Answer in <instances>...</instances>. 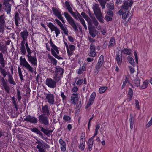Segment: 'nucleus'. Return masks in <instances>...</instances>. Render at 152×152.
<instances>
[{"label": "nucleus", "instance_id": "obj_1", "mask_svg": "<svg viewBox=\"0 0 152 152\" xmlns=\"http://www.w3.org/2000/svg\"><path fill=\"white\" fill-rule=\"evenodd\" d=\"M133 4L132 0H124L123 1L121 8L118 12L120 15H122V18L123 20H125L128 17L129 14V8L131 7Z\"/></svg>", "mask_w": 152, "mask_h": 152}, {"label": "nucleus", "instance_id": "obj_2", "mask_svg": "<svg viewBox=\"0 0 152 152\" xmlns=\"http://www.w3.org/2000/svg\"><path fill=\"white\" fill-rule=\"evenodd\" d=\"M40 130H39L37 128L35 127H33L30 129L33 132L36 134L42 139H44L43 133L47 137H49L52 134L53 130H49L48 128L47 127L46 129L42 126H39Z\"/></svg>", "mask_w": 152, "mask_h": 152}, {"label": "nucleus", "instance_id": "obj_3", "mask_svg": "<svg viewBox=\"0 0 152 152\" xmlns=\"http://www.w3.org/2000/svg\"><path fill=\"white\" fill-rule=\"evenodd\" d=\"M47 69H48V68ZM48 69L51 71L52 72H55L53 79L56 83L61 80V77H62L64 71L63 68L61 67H52V68L50 67V69Z\"/></svg>", "mask_w": 152, "mask_h": 152}, {"label": "nucleus", "instance_id": "obj_4", "mask_svg": "<svg viewBox=\"0 0 152 152\" xmlns=\"http://www.w3.org/2000/svg\"><path fill=\"white\" fill-rule=\"evenodd\" d=\"M92 9L94 13L98 20L102 23H104L103 17L99 4H95L93 5Z\"/></svg>", "mask_w": 152, "mask_h": 152}, {"label": "nucleus", "instance_id": "obj_5", "mask_svg": "<svg viewBox=\"0 0 152 152\" xmlns=\"http://www.w3.org/2000/svg\"><path fill=\"white\" fill-rule=\"evenodd\" d=\"M64 15L67 22L74 28V31L75 32H77L78 29L75 23V21L72 17L66 12H64Z\"/></svg>", "mask_w": 152, "mask_h": 152}, {"label": "nucleus", "instance_id": "obj_6", "mask_svg": "<svg viewBox=\"0 0 152 152\" xmlns=\"http://www.w3.org/2000/svg\"><path fill=\"white\" fill-rule=\"evenodd\" d=\"M50 45L52 48L51 50L52 55L58 60L62 59V58L61 57L58 55V54L59 53V50L57 47L53 44L51 40L50 41Z\"/></svg>", "mask_w": 152, "mask_h": 152}, {"label": "nucleus", "instance_id": "obj_7", "mask_svg": "<svg viewBox=\"0 0 152 152\" xmlns=\"http://www.w3.org/2000/svg\"><path fill=\"white\" fill-rule=\"evenodd\" d=\"M52 10L54 15L57 17L63 23H64L65 21L62 15L61 10L59 8H56V7H53L52 8Z\"/></svg>", "mask_w": 152, "mask_h": 152}, {"label": "nucleus", "instance_id": "obj_8", "mask_svg": "<svg viewBox=\"0 0 152 152\" xmlns=\"http://www.w3.org/2000/svg\"><path fill=\"white\" fill-rule=\"evenodd\" d=\"M48 26L50 29L51 32L54 31L56 37L58 36L60 34V30L57 27L55 26L52 23L49 22L47 24Z\"/></svg>", "mask_w": 152, "mask_h": 152}, {"label": "nucleus", "instance_id": "obj_9", "mask_svg": "<svg viewBox=\"0 0 152 152\" xmlns=\"http://www.w3.org/2000/svg\"><path fill=\"white\" fill-rule=\"evenodd\" d=\"M65 4L66 7V9L68 10V12L70 13L71 15L75 18L77 20V16H79V14H80L77 10H76L77 12V15H76L75 13L73 11L71 7L69 2L67 1H66L65 2Z\"/></svg>", "mask_w": 152, "mask_h": 152}, {"label": "nucleus", "instance_id": "obj_10", "mask_svg": "<svg viewBox=\"0 0 152 152\" xmlns=\"http://www.w3.org/2000/svg\"><path fill=\"white\" fill-rule=\"evenodd\" d=\"M46 115H41L38 116L39 122L41 124H44L46 126L49 125V119Z\"/></svg>", "mask_w": 152, "mask_h": 152}, {"label": "nucleus", "instance_id": "obj_11", "mask_svg": "<svg viewBox=\"0 0 152 152\" xmlns=\"http://www.w3.org/2000/svg\"><path fill=\"white\" fill-rule=\"evenodd\" d=\"M10 0H4L3 5L5 7L4 10L7 14H10L11 10V5L10 4Z\"/></svg>", "mask_w": 152, "mask_h": 152}, {"label": "nucleus", "instance_id": "obj_12", "mask_svg": "<svg viewBox=\"0 0 152 152\" xmlns=\"http://www.w3.org/2000/svg\"><path fill=\"white\" fill-rule=\"evenodd\" d=\"M24 121L34 124H37L38 122V120L37 118L34 116L29 115H28L24 118V120L23 121Z\"/></svg>", "mask_w": 152, "mask_h": 152}, {"label": "nucleus", "instance_id": "obj_13", "mask_svg": "<svg viewBox=\"0 0 152 152\" xmlns=\"http://www.w3.org/2000/svg\"><path fill=\"white\" fill-rule=\"evenodd\" d=\"M45 84L48 87L54 88L56 86V82L51 78H47L46 80Z\"/></svg>", "mask_w": 152, "mask_h": 152}, {"label": "nucleus", "instance_id": "obj_14", "mask_svg": "<svg viewBox=\"0 0 152 152\" xmlns=\"http://www.w3.org/2000/svg\"><path fill=\"white\" fill-rule=\"evenodd\" d=\"M57 24L59 26L60 28L63 31L66 35H68V31L66 27H64L62 23L58 19L56 18L55 20Z\"/></svg>", "mask_w": 152, "mask_h": 152}, {"label": "nucleus", "instance_id": "obj_15", "mask_svg": "<svg viewBox=\"0 0 152 152\" xmlns=\"http://www.w3.org/2000/svg\"><path fill=\"white\" fill-rule=\"evenodd\" d=\"M89 50V52L88 54V55L91 57H95L96 55V53L95 51V46L93 43H91V44Z\"/></svg>", "mask_w": 152, "mask_h": 152}, {"label": "nucleus", "instance_id": "obj_16", "mask_svg": "<svg viewBox=\"0 0 152 152\" xmlns=\"http://www.w3.org/2000/svg\"><path fill=\"white\" fill-rule=\"evenodd\" d=\"M28 58V61L32 64L33 66H37V61L36 56H32L31 55H26Z\"/></svg>", "mask_w": 152, "mask_h": 152}, {"label": "nucleus", "instance_id": "obj_17", "mask_svg": "<svg viewBox=\"0 0 152 152\" xmlns=\"http://www.w3.org/2000/svg\"><path fill=\"white\" fill-rule=\"evenodd\" d=\"M45 95H46L45 96L46 99L47 100L48 102L51 104H54V95L51 94H46L44 93Z\"/></svg>", "mask_w": 152, "mask_h": 152}, {"label": "nucleus", "instance_id": "obj_18", "mask_svg": "<svg viewBox=\"0 0 152 152\" xmlns=\"http://www.w3.org/2000/svg\"><path fill=\"white\" fill-rule=\"evenodd\" d=\"M96 97V93L95 92H93L90 96V98L88 101V103L85 107L86 109L88 108L93 103L94 100Z\"/></svg>", "mask_w": 152, "mask_h": 152}, {"label": "nucleus", "instance_id": "obj_19", "mask_svg": "<svg viewBox=\"0 0 152 152\" xmlns=\"http://www.w3.org/2000/svg\"><path fill=\"white\" fill-rule=\"evenodd\" d=\"M85 137V133H82L81 139L80 140V145L79 146V148L82 151L84 150L85 148V139H83V138L82 137Z\"/></svg>", "mask_w": 152, "mask_h": 152}, {"label": "nucleus", "instance_id": "obj_20", "mask_svg": "<svg viewBox=\"0 0 152 152\" xmlns=\"http://www.w3.org/2000/svg\"><path fill=\"white\" fill-rule=\"evenodd\" d=\"M89 32L90 35L93 38H94L96 36V31L94 27L92 24L88 25Z\"/></svg>", "mask_w": 152, "mask_h": 152}, {"label": "nucleus", "instance_id": "obj_21", "mask_svg": "<svg viewBox=\"0 0 152 152\" xmlns=\"http://www.w3.org/2000/svg\"><path fill=\"white\" fill-rule=\"evenodd\" d=\"M120 50L116 52L115 60L118 65H120L122 62V54H120Z\"/></svg>", "mask_w": 152, "mask_h": 152}, {"label": "nucleus", "instance_id": "obj_22", "mask_svg": "<svg viewBox=\"0 0 152 152\" xmlns=\"http://www.w3.org/2000/svg\"><path fill=\"white\" fill-rule=\"evenodd\" d=\"M5 22L3 15L0 16V33L3 32L4 30Z\"/></svg>", "mask_w": 152, "mask_h": 152}, {"label": "nucleus", "instance_id": "obj_23", "mask_svg": "<svg viewBox=\"0 0 152 152\" xmlns=\"http://www.w3.org/2000/svg\"><path fill=\"white\" fill-rule=\"evenodd\" d=\"M48 106L47 104H46L44 106H42V115H46L48 117H49L50 115V110L48 109Z\"/></svg>", "mask_w": 152, "mask_h": 152}, {"label": "nucleus", "instance_id": "obj_24", "mask_svg": "<svg viewBox=\"0 0 152 152\" xmlns=\"http://www.w3.org/2000/svg\"><path fill=\"white\" fill-rule=\"evenodd\" d=\"M21 56L20 58V65L23 66H31L25 58Z\"/></svg>", "mask_w": 152, "mask_h": 152}, {"label": "nucleus", "instance_id": "obj_25", "mask_svg": "<svg viewBox=\"0 0 152 152\" xmlns=\"http://www.w3.org/2000/svg\"><path fill=\"white\" fill-rule=\"evenodd\" d=\"M29 33L27 29H25L24 31H21L20 33V36L22 39L27 40Z\"/></svg>", "mask_w": 152, "mask_h": 152}, {"label": "nucleus", "instance_id": "obj_26", "mask_svg": "<svg viewBox=\"0 0 152 152\" xmlns=\"http://www.w3.org/2000/svg\"><path fill=\"white\" fill-rule=\"evenodd\" d=\"M15 23V25L19 26V24H20V18L19 17V15L18 12H16L14 17Z\"/></svg>", "mask_w": 152, "mask_h": 152}, {"label": "nucleus", "instance_id": "obj_27", "mask_svg": "<svg viewBox=\"0 0 152 152\" xmlns=\"http://www.w3.org/2000/svg\"><path fill=\"white\" fill-rule=\"evenodd\" d=\"M81 14L83 17L87 22L88 24V25L92 24V20L91 19L87 14L84 12H82Z\"/></svg>", "mask_w": 152, "mask_h": 152}, {"label": "nucleus", "instance_id": "obj_28", "mask_svg": "<svg viewBox=\"0 0 152 152\" xmlns=\"http://www.w3.org/2000/svg\"><path fill=\"white\" fill-rule=\"evenodd\" d=\"M133 94L134 93L132 89L131 88H129V89L127 94V100L128 101H130L132 100Z\"/></svg>", "mask_w": 152, "mask_h": 152}, {"label": "nucleus", "instance_id": "obj_29", "mask_svg": "<svg viewBox=\"0 0 152 152\" xmlns=\"http://www.w3.org/2000/svg\"><path fill=\"white\" fill-rule=\"evenodd\" d=\"M59 143L61 145V149L63 152H65L66 149L65 142L63 141L61 138L59 140Z\"/></svg>", "mask_w": 152, "mask_h": 152}, {"label": "nucleus", "instance_id": "obj_30", "mask_svg": "<svg viewBox=\"0 0 152 152\" xmlns=\"http://www.w3.org/2000/svg\"><path fill=\"white\" fill-rule=\"evenodd\" d=\"M116 44L115 39L114 37H111L109 41L108 48H110L114 47Z\"/></svg>", "mask_w": 152, "mask_h": 152}, {"label": "nucleus", "instance_id": "obj_31", "mask_svg": "<svg viewBox=\"0 0 152 152\" xmlns=\"http://www.w3.org/2000/svg\"><path fill=\"white\" fill-rule=\"evenodd\" d=\"M132 52V50L130 48H124L122 51V53L129 55H131Z\"/></svg>", "mask_w": 152, "mask_h": 152}, {"label": "nucleus", "instance_id": "obj_32", "mask_svg": "<svg viewBox=\"0 0 152 152\" xmlns=\"http://www.w3.org/2000/svg\"><path fill=\"white\" fill-rule=\"evenodd\" d=\"M104 60V57L103 55H101L99 58L98 64V66H102Z\"/></svg>", "mask_w": 152, "mask_h": 152}, {"label": "nucleus", "instance_id": "obj_33", "mask_svg": "<svg viewBox=\"0 0 152 152\" xmlns=\"http://www.w3.org/2000/svg\"><path fill=\"white\" fill-rule=\"evenodd\" d=\"M130 117L129 121H130V128L131 129H132L133 127L134 118L133 115L131 114H130Z\"/></svg>", "mask_w": 152, "mask_h": 152}, {"label": "nucleus", "instance_id": "obj_34", "mask_svg": "<svg viewBox=\"0 0 152 152\" xmlns=\"http://www.w3.org/2000/svg\"><path fill=\"white\" fill-rule=\"evenodd\" d=\"M141 80L139 79L137 75L136 76L135 79L134 81V86L137 87H139L140 86V81Z\"/></svg>", "mask_w": 152, "mask_h": 152}, {"label": "nucleus", "instance_id": "obj_35", "mask_svg": "<svg viewBox=\"0 0 152 152\" xmlns=\"http://www.w3.org/2000/svg\"><path fill=\"white\" fill-rule=\"evenodd\" d=\"M0 64L1 66H5V60L2 53H0Z\"/></svg>", "mask_w": 152, "mask_h": 152}, {"label": "nucleus", "instance_id": "obj_36", "mask_svg": "<svg viewBox=\"0 0 152 152\" xmlns=\"http://www.w3.org/2000/svg\"><path fill=\"white\" fill-rule=\"evenodd\" d=\"M127 60L133 66H135L136 64H137L136 63V61L134 62V59L131 56H128L127 57Z\"/></svg>", "mask_w": 152, "mask_h": 152}, {"label": "nucleus", "instance_id": "obj_37", "mask_svg": "<svg viewBox=\"0 0 152 152\" xmlns=\"http://www.w3.org/2000/svg\"><path fill=\"white\" fill-rule=\"evenodd\" d=\"M47 57L48 59L51 61L53 64H56L57 61L53 57L51 56L50 54H48Z\"/></svg>", "mask_w": 152, "mask_h": 152}, {"label": "nucleus", "instance_id": "obj_38", "mask_svg": "<svg viewBox=\"0 0 152 152\" xmlns=\"http://www.w3.org/2000/svg\"><path fill=\"white\" fill-rule=\"evenodd\" d=\"M148 81L146 80L145 81L143 82V84L141 86H140V89H143L146 88L148 85Z\"/></svg>", "mask_w": 152, "mask_h": 152}, {"label": "nucleus", "instance_id": "obj_39", "mask_svg": "<svg viewBox=\"0 0 152 152\" xmlns=\"http://www.w3.org/2000/svg\"><path fill=\"white\" fill-rule=\"evenodd\" d=\"M103 10L104 9L107 1L104 0H98Z\"/></svg>", "mask_w": 152, "mask_h": 152}, {"label": "nucleus", "instance_id": "obj_40", "mask_svg": "<svg viewBox=\"0 0 152 152\" xmlns=\"http://www.w3.org/2000/svg\"><path fill=\"white\" fill-rule=\"evenodd\" d=\"M90 17L92 19V20H91L92 24V23H93L94 25L96 27H97L99 24V23L98 22L97 20L94 17L93 18L91 16H90Z\"/></svg>", "mask_w": 152, "mask_h": 152}, {"label": "nucleus", "instance_id": "obj_41", "mask_svg": "<svg viewBox=\"0 0 152 152\" xmlns=\"http://www.w3.org/2000/svg\"><path fill=\"white\" fill-rule=\"evenodd\" d=\"M64 91H61V92L60 96L62 98V100L64 103L65 101H66L67 99V97L66 95L64 94Z\"/></svg>", "mask_w": 152, "mask_h": 152}, {"label": "nucleus", "instance_id": "obj_42", "mask_svg": "<svg viewBox=\"0 0 152 152\" xmlns=\"http://www.w3.org/2000/svg\"><path fill=\"white\" fill-rule=\"evenodd\" d=\"M106 6L109 10H113L114 9V4L113 3H107Z\"/></svg>", "mask_w": 152, "mask_h": 152}, {"label": "nucleus", "instance_id": "obj_43", "mask_svg": "<svg viewBox=\"0 0 152 152\" xmlns=\"http://www.w3.org/2000/svg\"><path fill=\"white\" fill-rule=\"evenodd\" d=\"M0 72L3 75L4 77H5L7 74L6 70L3 69L2 67H0Z\"/></svg>", "mask_w": 152, "mask_h": 152}, {"label": "nucleus", "instance_id": "obj_44", "mask_svg": "<svg viewBox=\"0 0 152 152\" xmlns=\"http://www.w3.org/2000/svg\"><path fill=\"white\" fill-rule=\"evenodd\" d=\"M12 100L13 101V104L15 107V108L16 109V111H18V104L16 103V101L15 100V98L14 96L12 97Z\"/></svg>", "mask_w": 152, "mask_h": 152}, {"label": "nucleus", "instance_id": "obj_45", "mask_svg": "<svg viewBox=\"0 0 152 152\" xmlns=\"http://www.w3.org/2000/svg\"><path fill=\"white\" fill-rule=\"evenodd\" d=\"M20 52L23 55H25L26 54V48L25 46H20Z\"/></svg>", "mask_w": 152, "mask_h": 152}, {"label": "nucleus", "instance_id": "obj_46", "mask_svg": "<svg viewBox=\"0 0 152 152\" xmlns=\"http://www.w3.org/2000/svg\"><path fill=\"white\" fill-rule=\"evenodd\" d=\"M107 89V87L106 86L101 87L99 89V92L100 94H102L104 93Z\"/></svg>", "mask_w": 152, "mask_h": 152}, {"label": "nucleus", "instance_id": "obj_47", "mask_svg": "<svg viewBox=\"0 0 152 152\" xmlns=\"http://www.w3.org/2000/svg\"><path fill=\"white\" fill-rule=\"evenodd\" d=\"M93 144V142L88 140L87 144L88 145V149L89 151H91L92 150Z\"/></svg>", "mask_w": 152, "mask_h": 152}, {"label": "nucleus", "instance_id": "obj_48", "mask_svg": "<svg viewBox=\"0 0 152 152\" xmlns=\"http://www.w3.org/2000/svg\"><path fill=\"white\" fill-rule=\"evenodd\" d=\"M18 72L21 81L23 80V77L22 73V71L20 67H18Z\"/></svg>", "mask_w": 152, "mask_h": 152}, {"label": "nucleus", "instance_id": "obj_49", "mask_svg": "<svg viewBox=\"0 0 152 152\" xmlns=\"http://www.w3.org/2000/svg\"><path fill=\"white\" fill-rule=\"evenodd\" d=\"M8 81L10 84H12L13 85H16L15 82L14 81L13 79L12 76H10L8 78Z\"/></svg>", "mask_w": 152, "mask_h": 152}, {"label": "nucleus", "instance_id": "obj_50", "mask_svg": "<svg viewBox=\"0 0 152 152\" xmlns=\"http://www.w3.org/2000/svg\"><path fill=\"white\" fill-rule=\"evenodd\" d=\"M71 100L72 102V103L73 104L75 105L76 104V103L77 102L78 100V97H77V98H76L75 97H74L73 96H71Z\"/></svg>", "mask_w": 152, "mask_h": 152}, {"label": "nucleus", "instance_id": "obj_51", "mask_svg": "<svg viewBox=\"0 0 152 152\" xmlns=\"http://www.w3.org/2000/svg\"><path fill=\"white\" fill-rule=\"evenodd\" d=\"M17 96L18 101H20L21 100L22 97L21 96V94L20 92V91L18 89H17Z\"/></svg>", "mask_w": 152, "mask_h": 152}, {"label": "nucleus", "instance_id": "obj_52", "mask_svg": "<svg viewBox=\"0 0 152 152\" xmlns=\"http://www.w3.org/2000/svg\"><path fill=\"white\" fill-rule=\"evenodd\" d=\"M4 87V88L5 89L6 92L8 93H9V91H10V88L9 86L7 84L3 86Z\"/></svg>", "mask_w": 152, "mask_h": 152}, {"label": "nucleus", "instance_id": "obj_53", "mask_svg": "<svg viewBox=\"0 0 152 152\" xmlns=\"http://www.w3.org/2000/svg\"><path fill=\"white\" fill-rule=\"evenodd\" d=\"M128 80V78L126 77L125 78V79L123 82V85H122V87H121L122 89H123L124 88L125 86L126 85Z\"/></svg>", "mask_w": 152, "mask_h": 152}, {"label": "nucleus", "instance_id": "obj_54", "mask_svg": "<svg viewBox=\"0 0 152 152\" xmlns=\"http://www.w3.org/2000/svg\"><path fill=\"white\" fill-rule=\"evenodd\" d=\"M104 19L107 21H111L113 20L111 17L107 15L105 16Z\"/></svg>", "mask_w": 152, "mask_h": 152}, {"label": "nucleus", "instance_id": "obj_55", "mask_svg": "<svg viewBox=\"0 0 152 152\" xmlns=\"http://www.w3.org/2000/svg\"><path fill=\"white\" fill-rule=\"evenodd\" d=\"M66 50L68 56L70 58L73 54V53L72 51H70L69 48L66 49Z\"/></svg>", "mask_w": 152, "mask_h": 152}, {"label": "nucleus", "instance_id": "obj_56", "mask_svg": "<svg viewBox=\"0 0 152 152\" xmlns=\"http://www.w3.org/2000/svg\"><path fill=\"white\" fill-rule=\"evenodd\" d=\"M112 10H108L107 11V13L108 15L111 17H113V13Z\"/></svg>", "mask_w": 152, "mask_h": 152}, {"label": "nucleus", "instance_id": "obj_57", "mask_svg": "<svg viewBox=\"0 0 152 152\" xmlns=\"http://www.w3.org/2000/svg\"><path fill=\"white\" fill-rule=\"evenodd\" d=\"M80 22L81 23V24L85 28L86 30L87 29V26L86 25V23L84 19L80 21Z\"/></svg>", "mask_w": 152, "mask_h": 152}, {"label": "nucleus", "instance_id": "obj_58", "mask_svg": "<svg viewBox=\"0 0 152 152\" xmlns=\"http://www.w3.org/2000/svg\"><path fill=\"white\" fill-rule=\"evenodd\" d=\"M69 49H70V51H73L75 49V46L73 45H70L69 46Z\"/></svg>", "mask_w": 152, "mask_h": 152}, {"label": "nucleus", "instance_id": "obj_59", "mask_svg": "<svg viewBox=\"0 0 152 152\" xmlns=\"http://www.w3.org/2000/svg\"><path fill=\"white\" fill-rule=\"evenodd\" d=\"M64 120L65 121H69L71 120V117L69 116H67L66 115H64L63 117Z\"/></svg>", "mask_w": 152, "mask_h": 152}, {"label": "nucleus", "instance_id": "obj_60", "mask_svg": "<svg viewBox=\"0 0 152 152\" xmlns=\"http://www.w3.org/2000/svg\"><path fill=\"white\" fill-rule=\"evenodd\" d=\"M134 56L135 57V61L136 62V64H138V58L137 53L136 51H135L134 52Z\"/></svg>", "mask_w": 152, "mask_h": 152}, {"label": "nucleus", "instance_id": "obj_61", "mask_svg": "<svg viewBox=\"0 0 152 152\" xmlns=\"http://www.w3.org/2000/svg\"><path fill=\"white\" fill-rule=\"evenodd\" d=\"M78 80L76 82V83L77 85L78 86H80L83 83V79H78Z\"/></svg>", "mask_w": 152, "mask_h": 152}, {"label": "nucleus", "instance_id": "obj_62", "mask_svg": "<svg viewBox=\"0 0 152 152\" xmlns=\"http://www.w3.org/2000/svg\"><path fill=\"white\" fill-rule=\"evenodd\" d=\"M37 148L38 149L39 152H45V150L42 148H40V146H38Z\"/></svg>", "mask_w": 152, "mask_h": 152}, {"label": "nucleus", "instance_id": "obj_63", "mask_svg": "<svg viewBox=\"0 0 152 152\" xmlns=\"http://www.w3.org/2000/svg\"><path fill=\"white\" fill-rule=\"evenodd\" d=\"M37 143L38 145L37 146H37H40V148H43V146H44V145L39 140H37V141L36 142Z\"/></svg>", "mask_w": 152, "mask_h": 152}, {"label": "nucleus", "instance_id": "obj_64", "mask_svg": "<svg viewBox=\"0 0 152 152\" xmlns=\"http://www.w3.org/2000/svg\"><path fill=\"white\" fill-rule=\"evenodd\" d=\"M100 67H95L96 70L94 72V73L95 75H96L98 73Z\"/></svg>", "mask_w": 152, "mask_h": 152}]
</instances>
